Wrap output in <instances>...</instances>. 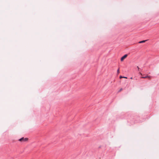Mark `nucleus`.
I'll return each instance as SVG.
<instances>
[{
	"instance_id": "nucleus-6",
	"label": "nucleus",
	"mask_w": 159,
	"mask_h": 159,
	"mask_svg": "<svg viewBox=\"0 0 159 159\" xmlns=\"http://www.w3.org/2000/svg\"><path fill=\"white\" fill-rule=\"evenodd\" d=\"M147 78H148L149 79H150L151 78V77L150 76H148V77Z\"/></svg>"
},
{
	"instance_id": "nucleus-12",
	"label": "nucleus",
	"mask_w": 159,
	"mask_h": 159,
	"mask_svg": "<svg viewBox=\"0 0 159 159\" xmlns=\"http://www.w3.org/2000/svg\"><path fill=\"white\" fill-rule=\"evenodd\" d=\"M122 90V89H121L120 90Z\"/></svg>"
},
{
	"instance_id": "nucleus-1",
	"label": "nucleus",
	"mask_w": 159,
	"mask_h": 159,
	"mask_svg": "<svg viewBox=\"0 0 159 159\" xmlns=\"http://www.w3.org/2000/svg\"><path fill=\"white\" fill-rule=\"evenodd\" d=\"M28 140V139L27 138H24V137H22L19 139L18 140L20 142H23L27 141Z\"/></svg>"
},
{
	"instance_id": "nucleus-2",
	"label": "nucleus",
	"mask_w": 159,
	"mask_h": 159,
	"mask_svg": "<svg viewBox=\"0 0 159 159\" xmlns=\"http://www.w3.org/2000/svg\"><path fill=\"white\" fill-rule=\"evenodd\" d=\"M128 56V55L127 54H126L124 56H123L121 58L120 60L121 61H123L124 59H125V58L127 57Z\"/></svg>"
},
{
	"instance_id": "nucleus-8",
	"label": "nucleus",
	"mask_w": 159,
	"mask_h": 159,
	"mask_svg": "<svg viewBox=\"0 0 159 159\" xmlns=\"http://www.w3.org/2000/svg\"><path fill=\"white\" fill-rule=\"evenodd\" d=\"M123 78H124L127 79V77H123Z\"/></svg>"
},
{
	"instance_id": "nucleus-3",
	"label": "nucleus",
	"mask_w": 159,
	"mask_h": 159,
	"mask_svg": "<svg viewBox=\"0 0 159 159\" xmlns=\"http://www.w3.org/2000/svg\"><path fill=\"white\" fill-rule=\"evenodd\" d=\"M146 41H147V40H143V41H140L139 42V43H143L145 42Z\"/></svg>"
},
{
	"instance_id": "nucleus-4",
	"label": "nucleus",
	"mask_w": 159,
	"mask_h": 159,
	"mask_svg": "<svg viewBox=\"0 0 159 159\" xmlns=\"http://www.w3.org/2000/svg\"><path fill=\"white\" fill-rule=\"evenodd\" d=\"M148 77V75L147 76H146L145 77H142L141 78H144V79H145V78H147Z\"/></svg>"
},
{
	"instance_id": "nucleus-9",
	"label": "nucleus",
	"mask_w": 159,
	"mask_h": 159,
	"mask_svg": "<svg viewBox=\"0 0 159 159\" xmlns=\"http://www.w3.org/2000/svg\"><path fill=\"white\" fill-rule=\"evenodd\" d=\"M137 68H138V70H139V68L138 66H137Z\"/></svg>"
},
{
	"instance_id": "nucleus-11",
	"label": "nucleus",
	"mask_w": 159,
	"mask_h": 159,
	"mask_svg": "<svg viewBox=\"0 0 159 159\" xmlns=\"http://www.w3.org/2000/svg\"><path fill=\"white\" fill-rule=\"evenodd\" d=\"M140 74L141 75H142V73H140Z\"/></svg>"
},
{
	"instance_id": "nucleus-7",
	"label": "nucleus",
	"mask_w": 159,
	"mask_h": 159,
	"mask_svg": "<svg viewBox=\"0 0 159 159\" xmlns=\"http://www.w3.org/2000/svg\"><path fill=\"white\" fill-rule=\"evenodd\" d=\"M123 76H120V79H121V78H123Z\"/></svg>"
},
{
	"instance_id": "nucleus-10",
	"label": "nucleus",
	"mask_w": 159,
	"mask_h": 159,
	"mask_svg": "<svg viewBox=\"0 0 159 159\" xmlns=\"http://www.w3.org/2000/svg\"><path fill=\"white\" fill-rule=\"evenodd\" d=\"M130 79H133V78L132 77H131L130 78Z\"/></svg>"
},
{
	"instance_id": "nucleus-5",
	"label": "nucleus",
	"mask_w": 159,
	"mask_h": 159,
	"mask_svg": "<svg viewBox=\"0 0 159 159\" xmlns=\"http://www.w3.org/2000/svg\"><path fill=\"white\" fill-rule=\"evenodd\" d=\"M120 73V71H119V68H118L117 70V73L118 74H119Z\"/></svg>"
}]
</instances>
